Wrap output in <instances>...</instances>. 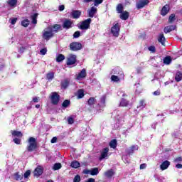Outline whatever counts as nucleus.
<instances>
[{
	"instance_id": "nucleus-1",
	"label": "nucleus",
	"mask_w": 182,
	"mask_h": 182,
	"mask_svg": "<svg viewBox=\"0 0 182 182\" xmlns=\"http://www.w3.org/2000/svg\"><path fill=\"white\" fill-rule=\"evenodd\" d=\"M55 33H53V28L52 27L46 28L43 31V39L49 41L50 38H53Z\"/></svg>"
},
{
	"instance_id": "nucleus-2",
	"label": "nucleus",
	"mask_w": 182,
	"mask_h": 182,
	"mask_svg": "<svg viewBox=\"0 0 182 182\" xmlns=\"http://www.w3.org/2000/svg\"><path fill=\"white\" fill-rule=\"evenodd\" d=\"M36 149V139L33 137H30L28 139V145L27 146L28 151H33Z\"/></svg>"
},
{
	"instance_id": "nucleus-3",
	"label": "nucleus",
	"mask_w": 182,
	"mask_h": 182,
	"mask_svg": "<svg viewBox=\"0 0 182 182\" xmlns=\"http://www.w3.org/2000/svg\"><path fill=\"white\" fill-rule=\"evenodd\" d=\"M120 32V26L119 23H114L113 26L111 28V33L113 35V36H115L117 38L119 36Z\"/></svg>"
},
{
	"instance_id": "nucleus-4",
	"label": "nucleus",
	"mask_w": 182,
	"mask_h": 182,
	"mask_svg": "<svg viewBox=\"0 0 182 182\" xmlns=\"http://www.w3.org/2000/svg\"><path fill=\"white\" fill-rule=\"evenodd\" d=\"M92 22L91 18H87L85 21H82L81 24L80 25V29H82V31H86L88 28L90 27V23Z\"/></svg>"
},
{
	"instance_id": "nucleus-5",
	"label": "nucleus",
	"mask_w": 182,
	"mask_h": 182,
	"mask_svg": "<svg viewBox=\"0 0 182 182\" xmlns=\"http://www.w3.org/2000/svg\"><path fill=\"white\" fill-rule=\"evenodd\" d=\"M100 153L101 155L99 158L100 161H102V160H104V159H109V148H104Z\"/></svg>"
},
{
	"instance_id": "nucleus-6",
	"label": "nucleus",
	"mask_w": 182,
	"mask_h": 182,
	"mask_svg": "<svg viewBox=\"0 0 182 182\" xmlns=\"http://www.w3.org/2000/svg\"><path fill=\"white\" fill-rule=\"evenodd\" d=\"M70 50L76 52V50H80L82 49V43L77 42L71 43L70 45Z\"/></svg>"
},
{
	"instance_id": "nucleus-7",
	"label": "nucleus",
	"mask_w": 182,
	"mask_h": 182,
	"mask_svg": "<svg viewBox=\"0 0 182 182\" xmlns=\"http://www.w3.org/2000/svg\"><path fill=\"white\" fill-rule=\"evenodd\" d=\"M50 99L53 105H58L59 103V95L56 92L51 93Z\"/></svg>"
},
{
	"instance_id": "nucleus-8",
	"label": "nucleus",
	"mask_w": 182,
	"mask_h": 182,
	"mask_svg": "<svg viewBox=\"0 0 182 182\" xmlns=\"http://www.w3.org/2000/svg\"><path fill=\"white\" fill-rule=\"evenodd\" d=\"M149 0H139L136 4V6L138 9H141L142 8H144L146 5L149 4Z\"/></svg>"
},
{
	"instance_id": "nucleus-9",
	"label": "nucleus",
	"mask_w": 182,
	"mask_h": 182,
	"mask_svg": "<svg viewBox=\"0 0 182 182\" xmlns=\"http://www.w3.org/2000/svg\"><path fill=\"white\" fill-rule=\"evenodd\" d=\"M75 63H76V55H70L67 59V65L70 66V65H75Z\"/></svg>"
},
{
	"instance_id": "nucleus-10",
	"label": "nucleus",
	"mask_w": 182,
	"mask_h": 182,
	"mask_svg": "<svg viewBox=\"0 0 182 182\" xmlns=\"http://www.w3.org/2000/svg\"><path fill=\"white\" fill-rule=\"evenodd\" d=\"M43 173V166H38L33 171V174L36 177H39V176H42Z\"/></svg>"
},
{
	"instance_id": "nucleus-11",
	"label": "nucleus",
	"mask_w": 182,
	"mask_h": 182,
	"mask_svg": "<svg viewBox=\"0 0 182 182\" xmlns=\"http://www.w3.org/2000/svg\"><path fill=\"white\" fill-rule=\"evenodd\" d=\"M116 172L112 168L109 169L104 173V176L105 177H107V178H112V177H113V176H114Z\"/></svg>"
},
{
	"instance_id": "nucleus-12",
	"label": "nucleus",
	"mask_w": 182,
	"mask_h": 182,
	"mask_svg": "<svg viewBox=\"0 0 182 182\" xmlns=\"http://www.w3.org/2000/svg\"><path fill=\"white\" fill-rule=\"evenodd\" d=\"M86 69H82L76 77L77 80H82V79H85L86 77Z\"/></svg>"
},
{
	"instance_id": "nucleus-13",
	"label": "nucleus",
	"mask_w": 182,
	"mask_h": 182,
	"mask_svg": "<svg viewBox=\"0 0 182 182\" xmlns=\"http://www.w3.org/2000/svg\"><path fill=\"white\" fill-rule=\"evenodd\" d=\"M80 15H82V11L79 10H73L71 12L73 19H79L80 18Z\"/></svg>"
},
{
	"instance_id": "nucleus-14",
	"label": "nucleus",
	"mask_w": 182,
	"mask_h": 182,
	"mask_svg": "<svg viewBox=\"0 0 182 182\" xmlns=\"http://www.w3.org/2000/svg\"><path fill=\"white\" fill-rule=\"evenodd\" d=\"M123 77V75L121 74H119V75H112L111 76V80L112 82H114L115 83H119V82H120V80H122V78Z\"/></svg>"
},
{
	"instance_id": "nucleus-15",
	"label": "nucleus",
	"mask_w": 182,
	"mask_h": 182,
	"mask_svg": "<svg viewBox=\"0 0 182 182\" xmlns=\"http://www.w3.org/2000/svg\"><path fill=\"white\" fill-rule=\"evenodd\" d=\"M169 11H170V6H168V4H166L162 8L161 11V15H162V16H166V15L168 14Z\"/></svg>"
},
{
	"instance_id": "nucleus-16",
	"label": "nucleus",
	"mask_w": 182,
	"mask_h": 182,
	"mask_svg": "<svg viewBox=\"0 0 182 182\" xmlns=\"http://www.w3.org/2000/svg\"><path fill=\"white\" fill-rule=\"evenodd\" d=\"M73 23H72V21L69 20V19H66L64 22H63V28L64 29H70V28H72V24Z\"/></svg>"
},
{
	"instance_id": "nucleus-17",
	"label": "nucleus",
	"mask_w": 182,
	"mask_h": 182,
	"mask_svg": "<svg viewBox=\"0 0 182 182\" xmlns=\"http://www.w3.org/2000/svg\"><path fill=\"white\" fill-rule=\"evenodd\" d=\"M7 4L10 8L14 9V8H16V5H18V0H8Z\"/></svg>"
},
{
	"instance_id": "nucleus-18",
	"label": "nucleus",
	"mask_w": 182,
	"mask_h": 182,
	"mask_svg": "<svg viewBox=\"0 0 182 182\" xmlns=\"http://www.w3.org/2000/svg\"><path fill=\"white\" fill-rule=\"evenodd\" d=\"M97 8L92 6L91 7V9H90L89 12H88V15L90 16V18H93V16H95V15L97 14Z\"/></svg>"
},
{
	"instance_id": "nucleus-19",
	"label": "nucleus",
	"mask_w": 182,
	"mask_h": 182,
	"mask_svg": "<svg viewBox=\"0 0 182 182\" xmlns=\"http://www.w3.org/2000/svg\"><path fill=\"white\" fill-rule=\"evenodd\" d=\"M129 16H130V14H129V12L124 11V12L121 13L119 18L122 21H127V19H129Z\"/></svg>"
},
{
	"instance_id": "nucleus-20",
	"label": "nucleus",
	"mask_w": 182,
	"mask_h": 182,
	"mask_svg": "<svg viewBox=\"0 0 182 182\" xmlns=\"http://www.w3.org/2000/svg\"><path fill=\"white\" fill-rule=\"evenodd\" d=\"M96 98L90 97L87 101V105L90 107H95V105L97 103Z\"/></svg>"
},
{
	"instance_id": "nucleus-21",
	"label": "nucleus",
	"mask_w": 182,
	"mask_h": 182,
	"mask_svg": "<svg viewBox=\"0 0 182 182\" xmlns=\"http://www.w3.org/2000/svg\"><path fill=\"white\" fill-rule=\"evenodd\" d=\"M176 26H168L164 28V33H170L172 31H175Z\"/></svg>"
},
{
	"instance_id": "nucleus-22",
	"label": "nucleus",
	"mask_w": 182,
	"mask_h": 182,
	"mask_svg": "<svg viewBox=\"0 0 182 182\" xmlns=\"http://www.w3.org/2000/svg\"><path fill=\"white\" fill-rule=\"evenodd\" d=\"M170 166V161H164L160 166L161 170H167Z\"/></svg>"
},
{
	"instance_id": "nucleus-23",
	"label": "nucleus",
	"mask_w": 182,
	"mask_h": 182,
	"mask_svg": "<svg viewBox=\"0 0 182 182\" xmlns=\"http://www.w3.org/2000/svg\"><path fill=\"white\" fill-rule=\"evenodd\" d=\"M146 107V102L144 100H141L137 105V109L139 110H143Z\"/></svg>"
},
{
	"instance_id": "nucleus-24",
	"label": "nucleus",
	"mask_w": 182,
	"mask_h": 182,
	"mask_svg": "<svg viewBox=\"0 0 182 182\" xmlns=\"http://www.w3.org/2000/svg\"><path fill=\"white\" fill-rule=\"evenodd\" d=\"M134 87H135V92L136 93V95H139V93H141V92H143V88L141 87L139 83H136L134 85Z\"/></svg>"
},
{
	"instance_id": "nucleus-25",
	"label": "nucleus",
	"mask_w": 182,
	"mask_h": 182,
	"mask_svg": "<svg viewBox=\"0 0 182 182\" xmlns=\"http://www.w3.org/2000/svg\"><path fill=\"white\" fill-rule=\"evenodd\" d=\"M137 150H139V146L137 145H133L128 150V154H133V153H134V151H137Z\"/></svg>"
},
{
	"instance_id": "nucleus-26",
	"label": "nucleus",
	"mask_w": 182,
	"mask_h": 182,
	"mask_svg": "<svg viewBox=\"0 0 182 182\" xmlns=\"http://www.w3.org/2000/svg\"><path fill=\"white\" fill-rule=\"evenodd\" d=\"M158 41L160 43H161V45H164L166 42V37H164V34L163 33L159 34L158 37Z\"/></svg>"
},
{
	"instance_id": "nucleus-27",
	"label": "nucleus",
	"mask_w": 182,
	"mask_h": 182,
	"mask_svg": "<svg viewBox=\"0 0 182 182\" xmlns=\"http://www.w3.org/2000/svg\"><path fill=\"white\" fill-rule=\"evenodd\" d=\"M84 96H85V90H83V89L78 90V91L77 92V99H82L84 97Z\"/></svg>"
},
{
	"instance_id": "nucleus-28",
	"label": "nucleus",
	"mask_w": 182,
	"mask_h": 182,
	"mask_svg": "<svg viewBox=\"0 0 182 182\" xmlns=\"http://www.w3.org/2000/svg\"><path fill=\"white\" fill-rule=\"evenodd\" d=\"M14 178L15 180H17V181H19V180H22V178H23V173H21L19 172L15 173Z\"/></svg>"
},
{
	"instance_id": "nucleus-29",
	"label": "nucleus",
	"mask_w": 182,
	"mask_h": 182,
	"mask_svg": "<svg viewBox=\"0 0 182 182\" xmlns=\"http://www.w3.org/2000/svg\"><path fill=\"white\" fill-rule=\"evenodd\" d=\"M119 106H122V107H126L129 106V101L124 98H122L119 103Z\"/></svg>"
},
{
	"instance_id": "nucleus-30",
	"label": "nucleus",
	"mask_w": 182,
	"mask_h": 182,
	"mask_svg": "<svg viewBox=\"0 0 182 182\" xmlns=\"http://www.w3.org/2000/svg\"><path fill=\"white\" fill-rule=\"evenodd\" d=\"M175 80H176V82H181L182 80V73L180 71H178L176 73V75L175 76Z\"/></svg>"
},
{
	"instance_id": "nucleus-31",
	"label": "nucleus",
	"mask_w": 182,
	"mask_h": 182,
	"mask_svg": "<svg viewBox=\"0 0 182 182\" xmlns=\"http://www.w3.org/2000/svg\"><path fill=\"white\" fill-rule=\"evenodd\" d=\"M53 77H55V73L53 72H50L47 73L46 75V79L47 80H53Z\"/></svg>"
},
{
	"instance_id": "nucleus-32",
	"label": "nucleus",
	"mask_w": 182,
	"mask_h": 182,
	"mask_svg": "<svg viewBox=\"0 0 182 182\" xmlns=\"http://www.w3.org/2000/svg\"><path fill=\"white\" fill-rule=\"evenodd\" d=\"M11 134L14 137H22V132L19 131H11Z\"/></svg>"
},
{
	"instance_id": "nucleus-33",
	"label": "nucleus",
	"mask_w": 182,
	"mask_h": 182,
	"mask_svg": "<svg viewBox=\"0 0 182 182\" xmlns=\"http://www.w3.org/2000/svg\"><path fill=\"white\" fill-rule=\"evenodd\" d=\"M109 146L111 149H116L117 147V141L116 139H113L109 142Z\"/></svg>"
},
{
	"instance_id": "nucleus-34",
	"label": "nucleus",
	"mask_w": 182,
	"mask_h": 182,
	"mask_svg": "<svg viewBox=\"0 0 182 182\" xmlns=\"http://www.w3.org/2000/svg\"><path fill=\"white\" fill-rule=\"evenodd\" d=\"M164 65H170L171 63V57L166 56L164 59Z\"/></svg>"
},
{
	"instance_id": "nucleus-35",
	"label": "nucleus",
	"mask_w": 182,
	"mask_h": 182,
	"mask_svg": "<svg viewBox=\"0 0 182 182\" xmlns=\"http://www.w3.org/2000/svg\"><path fill=\"white\" fill-rule=\"evenodd\" d=\"M71 167H73V168H77L78 167H80V163L77 161H73L71 163Z\"/></svg>"
},
{
	"instance_id": "nucleus-36",
	"label": "nucleus",
	"mask_w": 182,
	"mask_h": 182,
	"mask_svg": "<svg viewBox=\"0 0 182 182\" xmlns=\"http://www.w3.org/2000/svg\"><path fill=\"white\" fill-rule=\"evenodd\" d=\"M38 18V14H34L33 16H31V19H32V23L33 25H36L38 23V21L36 20Z\"/></svg>"
},
{
	"instance_id": "nucleus-37",
	"label": "nucleus",
	"mask_w": 182,
	"mask_h": 182,
	"mask_svg": "<svg viewBox=\"0 0 182 182\" xmlns=\"http://www.w3.org/2000/svg\"><path fill=\"white\" fill-rule=\"evenodd\" d=\"M60 168H62V164L60 163H56L53 166V170H54V171L60 170Z\"/></svg>"
},
{
	"instance_id": "nucleus-38",
	"label": "nucleus",
	"mask_w": 182,
	"mask_h": 182,
	"mask_svg": "<svg viewBox=\"0 0 182 182\" xmlns=\"http://www.w3.org/2000/svg\"><path fill=\"white\" fill-rule=\"evenodd\" d=\"M63 60H65V55L63 54H58L56 58V61L63 62Z\"/></svg>"
},
{
	"instance_id": "nucleus-39",
	"label": "nucleus",
	"mask_w": 182,
	"mask_h": 182,
	"mask_svg": "<svg viewBox=\"0 0 182 182\" xmlns=\"http://www.w3.org/2000/svg\"><path fill=\"white\" fill-rule=\"evenodd\" d=\"M99 174V168H93L91 169V176H97Z\"/></svg>"
},
{
	"instance_id": "nucleus-40",
	"label": "nucleus",
	"mask_w": 182,
	"mask_h": 182,
	"mask_svg": "<svg viewBox=\"0 0 182 182\" xmlns=\"http://www.w3.org/2000/svg\"><path fill=\"white\" fill-rule=\"evenodd\" d=\"M69 86V80L68 79H65L62 82V87L64 89H66V87H68Z\"/></svg>"
},
{
	"instance_id": "nucleus-41",
	"label": "nucleus",
	"mask_w": 182,
	"mask_h": 182,
	"mask_svg": "<svg viewBox=\"0 0 182 182\" xmlns=\"http://www.w3.org/2000/svg\"><path fill=\"white\" fill-rule=\"evenodd\" d=\"M117 12H118V14L123 13V5L122 4H119L117 5Z\"/></svg>"
},
{
	"instance_id": "nucleus-42",
	"label": "nucleus",
	"mask_w": 182,
	"mask_h": 182,
	"mask_svg": "<svg viewBox=\"0 0 182 182\" xmlns=\"http://www.w3.org/2000/svg\"><path fill=\"white\" fill-rule=\"evenodd\" d=\"M51 28L53 29V33H54V32H58V29H60L61 26L59 24H55Z\"/></svg>"
},
{
	"instance_id": "nucleus-43",
	"label": "nucleus",
	"mask_w": 182,
	"mask_h": 182,
	"mask_svg": "<svg viewBox=\"0 0 182 182\" xmlns=\"http://www.w3.org/2000/svg\"><path fill=\"white\" fill-rule=\"evenodd\" d=\"M31 23V21L28 19H25L21 22L22 26H24V28H27V26Z\"/></svg>"
},
{
	"instance_id": "nucleus-44",
	"label": "nucleus",
	"mask_w": 182,
	"mask_h": 182,
	"mask_svg": "<svg viewBox=\"0 0 182 182\" xmlns=\"http://www.w3.org/2000/svg\"><path fill=\"white\" fill-rule=\"evenodd\" d=\"M31 176V171H26L23 177H24L25 181H28V177Z\"/></svg>"
},
{
	"instance_id": "nucleus-45",
	"label": "nucleus",
	"mask_w": 182,
	"mask_h": 182,
	"mask_svg": "<svg viewBox=\"0 0 182 182\" xmlns=\"http://www.w3.org/2000/svg\"><path fill=\"white\" fill-rule=\"evenodd\" d=\"M174 21H176V14H171L169 16L168 22H169V23H173V22H174Z\"/></svg>"
},
{
	"instance_id": "nucleus-46",
	"label": "nucleus",
	"mask_w": 182,
	"mask_h": 182,
	"mask_svg": "<svg viewBox=\"0 0 182 182\" xmlns=\"http://www.w3.org/2000/svg\"><path fill=\"white\" fill-rule=\"evenodd\" d=\"M69 105H70V101L65 100L63 102V107H68V106H69Z\"/></svg>"
},
{
	"instance_id": "nucleus-47",
	"label": "nucleus",
	"mask_w": 182,
	"mask_h": 182,
	"mask_svg": "<svg viewBox=\"0 0 182 182\" xmlns=\"http://www.w3.org/2000/svg\"><path fill=\"white\" fill-rule=\"evenodd\" d=\"M148 50H149V52H151V53H156V47H154V46H149L148 48Z\"/></svg>"
},
{
	"instance_id": "nucleus-48",
	"label": "nucleus",
	"mask_w": 182,
	"mask_h": 182,
	"mask_svg": "<svg viewBox=\"0 0 182 182\" xmlns=\"http://www.w3.org/2000/svg\"><path fill=\"white\" fill-rule=\"evenodd\" d=\"M122 160L124 161V163H125V164H127V163H129L130 159H129V158H127V156H122Z\"/></svg>"
},
{
	"instance_id": "nucleus-49",
	"label": "nucleus",
	"mask_w": 182,
	"mask_h": 182,
	"mask_svg": "<svg viewBox=\"0 0 182 182\" xmlns=\"http://www.w3.org/2000/svg\"><path fill=\"white\" fill-rule=\"evenodd\" d=\"M102 2H103V0H95L94 5L95 6H99Z\"/></svg>"
},
{
	"instance_id": "nucleus-50",
	"label": "nucleus",
	"mask_w": 182,
	"mask_h": 182,
	"mask_svg": "<svg viewBox=\"0 0 182 182\" xmlns=\"http://www.w3.org/2000/svg\"><path fill=\"white\" fill-rule=\"evenodd\" d=\"M105 103H106V98L105 97H101V106L103 107L105 106Z\"/></svg>"
},
{
	"instance_id": "nucleus-51",
	"label": "nucleus",
	"mask_w": 182,
	"mask_h": 182,
	"mask_svg": "<svg viewBox=\"0 0 182 182\" xmlns=\"http://www.w3.org/2000/svg\"><path fill=\"white\" fill-rule=\"evenodd\" d=\"M73 182H80V176L76 175L74 178Z\"/></svg>"
},
{
	"instance_id": "nucleus-52",
	"label": "nucleus",
	"mask_w": 182,
	"mask_h": 182,
	"mask_svg": "<svg viewBox=\"0 0 182 182\" xmlns=\"http://www.w3.org/2000/svg\"><path fill=\"white\" fill-rule=\"evenodd\" d=\"M11 25H15L18 21V18H13L10 19Z\"/></svg>"
},
{
	"instance_id": "nucleus-53",
	"label": "nucleus",
	"mask_w": 182,
	"mask_h": 182,
	"mask_svg": "<svg viewBox=\"0 0 182 182\" xmlns=\"http://www.w3.org/2000/svg\"><path fill=\"white\" fill-rule=\"evenodd\" d=\"M161 93L160 90H157L156 91L154 92L152 95L154 96H160Z\"/></svg>"
},
{
	"instance_id": "nucleus-54",
	"label": "nucleus",
	"mask_w": 182,
	"mask_h": 182,
	"mask_svg": "<svg viewBox=\"0 0 182 182\" xmlns=\"http://www.w3.org/2000/svg\"><path fill=\"white\" fill-rule=\"evenodd\" d=\"M14 141L16 144H21V139L19 138H14Z\"/></svg>"
},
{
	"instance_id": "nucleus-55",
	"label": "nucleus",
	"mask_w": 182,
	"mask_h": 182,
	"mask_svg": "<svg viewBox=\"0 0 182 182\" xmlns=\"http://www.w3.org/2000/svg\"><path fill=\"white\" fill-rule=\"evenodd\" d=\"M80 36V31H75L73 34V38H79Z\"/></svg>"
},
{
	"instance_id": "nucleus-56",
	"label": "nucleus",
	"mask_w": 182,
	"mask_h": 182,
	"mask_svg": "<svg viewBox=\"0 0 182 182\" xmlns=\"http://www.w3.org/2000/svg\"><path fill=\"white\" fill-rule=\"evenodd\" d=\"M116 119L118 121V123H122V122H124V120H123V117H120L119 116H117Z\"/></svg>"
},
{
	"instance_id": "nucleus-57",
	"label": "nucleus",
	"mask_w": 182,
	"mask_h": 182,
	"mask_svg": "<svg viewBox=\"0 0 182 182\" xmlns=\"http://www.w3.org/2000/svg\"><path fill=\"white\" fill-rule=\"evenodd\" d=\"M68 124H73L75 121L73 120V117H69L68 119Z\"/></svg>"
},
{
	"instance_id": "nucleus-58",
	"label": "nucleus",
	"mask_w": 182,
	"mask_h": 182,
	"mask_svg": "<svg viewBox=\"0 0 182 182\" xmlns=\"http://www.w3.org/2000/svg\"><path fill=\"white\" fill-rule=\"evenodd\" d=\"M46 52H48V50H46V48H43L40 50V53L41 55H46Z\"/></svg>"
},
{
	"instance_id": "nucleus-59",
	"label": "nucleus",
	"mask_w": 182,
	"mask_h": 182,
	"mask_svg": "<svg viewBox=\"0 0 182 182\" xmlns=\"http://www.w3.org/2000/svg\"><path fill=\"white\" fill-rule=\"evenodd\" d=\"M83 174H90V175H91V170L85 169V170L83 171Z\"/></svg>"
},
{
	"instance_id": "nucleus-60",
	"label": "nucleus",
	"mask_w": 182,
	"mask_h": 182,
	"mask_svg": "<svg viewBox=\"0 0 182 182\" xmlns=\"http://www.w3.org/2000/svg\"><path fill=\"white\" fill-rule=\"evenodd\" d=\"M147 167V165L146 164H142L140 165V170H144Z\"/></svg>"
},
{
	"instance_id": "nucleus-61",
	"label": "nucleus",
	"mask_w": 182,
	"mask_h": 182,
	"mask_svg": "<svg viewBox=\"0 0 182 182\" xmlns=\"http://www.w3.org/2000/svg\"><path fill=\"white\" fill-rule=\"evenodd\" d=\"M59 11H65V5H60L58 7Z\"/></svg>"
},
{
	"instance_id": "nucleus-62",
	"label": "nucleus",
	"mask_w": 182,
	"mask_h": 182,
	"mask_svg": "<svg viewBox=\"0 0 182 182\" xmlns=\"http://www.w3.org/2000/svg\"><path fill=\"white\" fill-rule=\"evenodd\" d=\"M182 158L181 156L175 159V163H180V161H181Z\"/></svg>"
},
{
	"instance_id": "nucleus-63",
	"label": "nucleus",
	"mask_w": 182,
	"mask_h": 182,
	"mask_svg": "<svg viewBox=\"0 0 182 182\" xmlns=\"http://www.w3.org/2000/svg\"><path fill=\"white\" fill-rule=\"evenodd\" d=\"M117 95L118 96H123V97L126 96V94H124V92H120V91L117 92Z\"/></svg>"
},
{
	"instance_id": "nucleus-64",
	"label": "nucleus",
	"mask_w": 182,
	"mask_h": 182,
	"mask_svg": "<svg viewBox=\"0 0 182 182\" xmlns=\"http://www.w3.org/2000/svg\"><path fill=\"white\" fill-rule=\"evenodd\" d=\"M56 141H58V138L56 136H54L52 139H51V143H56Z\"/></svg>"
}]
</instances>
